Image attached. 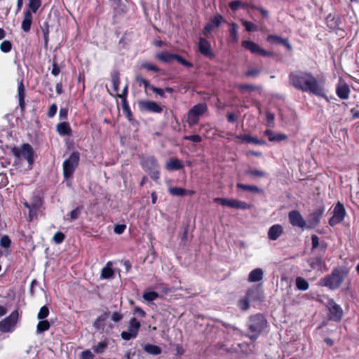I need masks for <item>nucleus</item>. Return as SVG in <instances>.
<instances>
[{
  "label": "nucleus",
  "instance_id": "680f3d73",
  "mask_svg": "<svg viewBox=\"0 0 359 359\" xmlns=\"http://www.w3.org/2000/svg\"><path fill=\"white\" fill-rule=\"evenodd\" d=\"M57 106L55 104H52L48 110V115L49 117H53L55 116L57 111Z\"/></svg>",
  "mask_w": 359,
  "mask_h": 359
},
{
  "label": "nucleus",
  "instance_id": "b1692460",
  "mask_svg": "<svg viewBox=\"0 0 359 359\" xmlns=\"http://www.w3.org/2000/svg\"><path fill=\"white\" fill-rule=\"evenodd\" d=\"M349 93V88L347 84L340 82L337 88V93L342 99L348 97Z\"/></svg>",
  "mask_w": 359,
  "mask_h": 359
},
{
  "label": "nucleus",
  "instance_id": "338daca9",
  "mask_svg": "<svg viewBox=\"0 0 359 359\" xmlns=\"http://www.w3.org/2000/svg\"><path fill=\"white\" fill-rule=\"evenodd\" d=\"M151 90L161 97H164V90L158 88H151Z\"/></svg>",
  "mask_w": 359,
  "mask_h": 359
},
{
  "label": "nucleus",
  "instance_id": "c85d7f7f",
  "mask_svg": "<svg viewBox=\"0 0 359 359\" xmlns=\"http://www.w3.org/2000/svg\"><path fill=\"white\" fill-rule=\"evenodd\" d=\"M249 50L254 54L260 55L262 56H269L271 55V52L264 50L262 46H247Z\"/></svg>",
  "mask_w": 359,
  "mask_h": 359
},
{
  "label": "nucleus",
  "instance_id": "09e8293b",
  "mask_svg": "<svg viewBox=\"0 0 359 359\" xmlns=\"http://www.w3.org/2000/svg\"><path fill=\"white\" fill-rule=\"evenodd\" d=\"M48 313H49V310H48V307L46 306H43L41 308V309L37 315V318L39 320H43L48 316Z\"/></svg>",
  "mask_w": 359,
  "mask_h": 359
},
{
  "label": "nucleus",
  "instance_id": "e2e57ef3",
  "mask_svg": "<svg viewBox=\"0 0 359 359\" xmlns=\"http://www.w3.org/2000/svg\"><path fill=\"white\" fill-rule=\"evenodd\" d=\"M123 318V316L118 312H114L111 316V320L114 322L120 321Z\"/></svg>",
  "mask_w": 359,
  "mask_h": 359
},
{
  "label": "nucleus",
  "instance_id": "5701e85b",
  "mask_svg": "<svg viewBox=\"0 0 359 359\" xmlns=\"http://www.w3.org/2000/svg\"><path fill=\"white\" fill-rule=\"evenodd\" d=\"M320 213L313 212L312 213L306 222V228L313 229L316 226L320 221Z\"/></svg>",
  "mask_w": 359,
  "mask_h": 359
},
{
  "label": "nucleus",
  "instance_id": "39448f33",
  "mask_svg": "<svg viewBox=\"0 0 359 359\" xmlns=\"http://www.w3.org/2000/svg\"><path fill=\"white\" fill-rule=\"evenodd\" d=\"M266 325V320L263 316L256 315L252 316L249 323V328L253 333L250 337L255 339L259 333L262 332Z\"/></svg>",
  "mask_w": 359,
  "mask_h": 359
},
{
  "label": "nucleus",
  "instance_id": "603ef678",
  "mask_svg": "<svg viewBox=\"0 0 359 359\" xmlns=\"http://www.w3.org/2000/svg\"><path fill=\"white\" fill-rule=\"evenodd\" d=\"M244 6L245 4L240 1H233L229 3V7L233 11H236L239 7Z\"/></svg>",
  "mask_w": 359,
  "mask_h": 359
},
{
  "label": "nucleus",
  "instance_id": "c03bdc74",
  "mask_svg": "<svg viewBox=\"0 0 359 359\" xmlns=\"http://www.w3.org/2000/svg\"><path fill=\"white\" fill-rule=\"evenodd\" d=\"M24 93H25V87H24L22 82L21 81L18 86V97H19L20 105L21 107H22L23 104H24Z\"/></svg>",
  "mask_w": 359,
  "mask_h": 359
},
{
  "label": "nucleus",
  "instance_id": "9d476101",
  "mask_svg": "<svg viewBox=\"0 0 359 359\" xmlns=\"http://www.w3.org/2000/svg\"><path fill=\"white\" fill-rule=\"evenodd\" d=\"M207 110L205 104H199L190 109L188 114V123L189 126L195 125L198 121V116L204 114Z\"/></svg>",
  "mask_w": 359,
  "mask_h": 359
},
{
  "label": "nucleus",
  "instance_id": "f704fd0d",
  "mask_svg": "<svg viewBox=\"0 0 359 359\" xmlns=\"http://www.w3.org/2000/svg\"><path fill=\"white\" fill-rule=\"evenodd\" d=\"M144 350L151 355H158L161 353V350L158 346L152 344H146L144 346Z\"/></svg>",
  "mask_w": 359,
  "mask_h": 359
},
{
  "label": "nucleus",
  "instance_id": "2eb2a0df",
  "mask_svg": "<svg viewBox=\"0 0 359 359\" xmlns=\"http://www.w3.org/2000/svg\"><path fill=\"white\" fill-rule=\"evenodd\" d=\"M224 20L220 15H217L212 18L210 22L205 25L203 29L204 34H210L212 30L217 28Z\"/></svg>",
  "mask_w": 359,
  "mask_h": 359
},
{
  "label": "nucleus",
  "instance_id": "bb28decb",
  "mask_svg": "<svg viewBox=\"0 0 359 359\" xmlns=\"http://www.w3.org/2000/svg\"><path fill=\"white\" fill-rule=\"evenodd\" d=\"M267 42L269 43L288 45V41L286 39L282 38L277 35H270L267 37Z\"/></svg>",
  "mask_w": 359,
  "mask_h": 359
},
{
  "label": "nucleus",
  "instance_id": "412c9836",
  "mask_svg": "<svg viewBox=\"0 0 359 359\" xmlns=\"http://www.w3.org/2000/svg\"><path fill=\"white\" fill-rule=\"evenodd\" d=\"M32 22V15L30 11H26L24 13V19L22 22V29L25 32H28L30 29Z\"/></svg>",
  "mask_w": 359,
  "mask_h": 359
},
{
  "label": "nucleus",
  "instance_id": "20e7f679",
  "mask_svg": "<svg viewBox=\"0 0 359 359\" xmlns=\"http://www.w3.org/2000/svg\"><path fill=\"white\" fill-rule=\"evenodd\" d=\"M79 154L72 153L63 163V175L65 178L70 177L79 164Z\"/></svg>",
  "mask_w": 359,
  "mask_h": 359
},
{
  "label": "nucleus",
  "instance_id": "0eeeda50",
  "mask_svg": "<svg viewBox=\"0 0 359 359\" xmlns=\"http://www.w3.org/2000/svg\"><path fill=\"white\" fill-rule=\"evenodd\" d=\"M140 328V323L135 318L130 320L128 330L121 332V337L124 340H130L137 337Z\"/></svg>",
  "mask_w": 359,
  "mask_h": 359
},
{
  "label": "nucleus",
  "instance_id": "bf43d9fd",
  "mask_svg": "<svg viewBox=\"0 0 359 359\" xmlns=\"http://www.w3.org/2000/svg\"><path fill=\"white\" fill-rule=\"evenodd\" d=\"M126 228V226L124 224H118L115 226L114 231L118 234H121L125 231Z\"/></svg>",
  "mask_w": 359,
  "mask_h": 359
},
{
  "label": "nucleus",
  "instance_id": "a19ab883",
  "mask_svg": "<svg viewBox=\"0 0 359 359\" xmlns=\"http://www.w3.org/2000/svg\"><path fill=\"white\" fill-rule=\"evenodd\" d=\"M57 130L60 135H68L69 133L70 128L67 123H61L57 125Z\"/></svg>",
  "mask_w": 359,
  "mask_h": 359
},
{
  "label": "nucleus",
  "instance_id": "8fccbe9b",
  "mask_svg": "<svg viewBox=\"0 0 359 359\" xmlns=\"http://www.w3.org/2000/svg\"><path fill=\"white\" fill-rule=\"evenodd\" d=\"M141 67L144 68L149 71L158 72V68L149 62H143L141 64Z\"/></svg>",
  "mask_w": 359,
  "mask_h": 359
},
{
  "label": "nucleus",
  "instance_id": "6e6552de",
  "mask_svg": "<svg viewBox=\"0 0 359 359\" xmlns=\"http://www.w3.org/2000/svg\"><path fill=\"white\" fill-rule=\"evenodd\" d=\"M119 74L114 72L111 76L110 87H107L108 91L110 95L113 96L125 97L127 93L128 87L125 86L122 93H119Z\"/></svg>",
  "mask_w": 359,
  "mask_h": 359
},
{
  "label": "nucleus",
  "instance_id": "58836bf2",
  "mask_svg": "<svg viewBox=\"0 0 359 359\" xmlns=\"http://www.w3.org/2000/svg\"><path fill=\"white\" fill-rule=\"evenodd\" d=\"M50 323L48 320H40L36 326L37 333H42L50 328Z\"/></svg>",
  "mask_w": 359,
  "mask_h": 359
},
{
  "label": "nucleus",
  "instance_id": "c756f323",
  "mask_svg": "<svg viewBox=\"0 0 359 359\" xmlns=\"http://www.w3.org/2000/svg\"><path fill=\"white\" fill-rule=\"evenodd\" d=\"M165 167L168 170H176L182 168V165L179 160L172 158L166 163Z\"/></svg>",
  "mask_w": 359,
  "mask_h": 359
},
{
  "label": "nucleus",
  "instance_id": "ea45409f",
  "mask_svg": "<svg viewBox=\"0 0 359 359\" xmlns=\"http://www.w3.org/2000/svg\"><path fill=\"white\" fill-rule=\"evenodd\" d=\"M198 50L201 54L209 58L214 57V53L211 46H198Z\"/></svg>",
  "mask_w": 359,
  "mask_h": 359
},
{
  "label": "nucleus",
  "instance_id": "cd10ccee",
  "mask_svg": "<svg viewBox=\"0 0 359 359\" xmlns=\"http://www.w3.org/2000/svg\"><path fill=\"white\" fill-rule=\"evenodd\" d=\"M31 205H32V209L31 212H29V216L30 219H32L36 215L37 211L41 205V198L39 197L34 198V201L31 203Z\"/></svg>",
  "mask_w": 359,
  "mask_h": 359
},
{
  "label": "nucleus",
  "instance_id": "0e129e2a",
  "mask_svg": "<svg viewBox=\"0 0 359 359\" xmlns=\"http://www.w3.org/2000/svg\"><path fill=\"white\" fill-rule=\"evenodd\" d=\"M60 72V68L57 65L56 63H54L53 65L52 74L54 76H57Z\"/></svg>",
  "mask_w": 359,
  "mask_h": 359
},
{
  "label": "nucleus",
  "instance_id": "13d9d810",
  "mask_svg": "<svg viewBox=\"0 0 359 359\" xmlns=\"http://www.w3.org/2000/svg\"><path fill=\"white\" fill-rule=\"evenodd\" d=\"M184 139L185 140H191V141L195 142H199L201 141V137L199 135H190V136H185Z\"/></svg>",
  "mask_w": 359,
  "mask_h": 359
},
{
  "label": "nucleus",
  "instance_id": "7ed1b4c3",
  "mask_svg": "<svg viewBox=\"0 0 359 359\" xmlns=\"http://www.w3.org/2000/svg\"><path fill=\"white\" fill-rule=\"evenodd\" d=\"M12 154L18 160L21 158H25L29 166L32 165L34 161V152L32 147L28 144H24L20 147H13Z\"/></svg>",
  "mask_w": 359,
  "mask_h": 359
},
{
  "label": "nucleus",
  "instance_id": "864d4df0",
  "mask_svg": "<svg viewBox=\"0 0 359 359\" xmlns=\"http://www.w3.org/2000/svg\"><path fill=\"white\" fill-rule=\"evenodd\" d=\"M64 239L65 235L62 232H57L53 236V241L57 244L61 243Z\"/></svg>",
  "mask_w": 359,
  "mask_h": 359
},
{
  "label": "nucleus",
  "instance_id": "4c0bfd02",
  "mask_svg": "<svg viewBox=\"0 0 359 359\" xmlns=\"http://www.w3.org/2000/svg\"><path fill=\"white\" fill-rule=\"evenodd\" d=\"M81 208L78 207L65 216L66 220L72 221L77 219L81 214Z\"/></svg>",
  "mask_w": 359,
  "mask_h": 359
},
{
  "label": "nucleus",
  "instance_id": "7c9ffc66",
  "mask_svg": "<svg viewBox=\"0 0 359 359\" xmlns=\"http://www.w3.org/2000/svg\"><path fill=\"white\" fill-rule=\"evenodd\" d=\"M241 22L245 29L248 32H256L258 30V26L252 22L248 21L245 19H241Z\"/></svg>",
  "mask_w": 359,
  "mask_h": 359
},
{
  "label": "nucleus",
  "instance_id": "5fc2aeb1",
  "mask_svg": "<svg viewBox=\"0 0 359 359\" xmlns=\"http://www.w3.org/2000/svg\"><path fill=\"white\" fill-rule=\"evenodd\" d=\"M327 25L332 29L337 27V22L334 17L328 16L327 18Z\"/></svg>",
  "mask_w": 359,
  "mask_h": 359
},
{
  "label": "nucleus",
  "instance_id": "f8f14e48",
  "mask_svg": "<svg viewBox=\"0 0 359 359\" xmlns=\"http://www.w3.org/2000/svg\"><path fill=\"white\" fill-rule=\"evenodd\" d=\"M143 166L150 172L151 178L156 180L158 178V166L156 159L154 157H147L142 163Z\"/></svg>",
  "mask_w": 359,
  "mask_h": 359
},
{
  "label": "nucleus",
  "instance_id": "9b49d317",
  "mask_svg": "<svg viewBox=\"0 0 359 359\" xmlns=\"http://www.w3.org/2000/svg\"><path fill=\"white\" fill-rule=\"evenodd\" d=\"M138 106L140 109L142 111L153 113H161L162 111V107L154 101L140 100L138 102Z\"/></svg>",
  "mask_w": 359,
  "mask_h": 359
},
{
  "label": "nucleus",
  "instance_id": "a18cd8bd",
  "mask_svg": "<svg viewBox=\"0 0 359 359\" xmlns=\"http://www.w3.org/2000/svg\"><path fill=\"white\" fill-rule=\"evenodd\" d=\"M250 292H248L247 297L241 299L239 302V306L242 310H247L249 308Z\"/></svg>",
  "mask_w": 359,
  "mask_h": 359
},
{
  "label": "nucleus",
  "instance_id": "c9c22d12",
  "mask_svg": "<svg viewBox=\"0 0 359 359\" xmlns=\"http://www.w3.org/2000/svg\"><path fill=\"white\" fill-rule=\"evenodd\" d=\"M175 55L168 52H162L156 54V58L163 62H170L175 58Z\"/></svg>",
  "mask_w": 359,
  "mask_h": 359
},
{
  "label": "nucleus",
  "instance_id": "79ce46f5",
  "mask_svg": "<svg viewBox=\"0 0 359 359\" xmlns=\"http://www.w3.org/2000/svg\"><path fill=\"white\" fill-rule=\"evenodd\" d=\"M142 297L144 300L151 302L155 300L158 297V294L154 291H145Z\"/></svg>",
  "mask_w": 359,
  "mask_h": 359
},
{
  "label": "nucleus",
  "instance_id": "4be33fe9",
  "mask_svg": "<svg viewBox=\"0 0 359 359\" xmlns=\"http://www.w3.org/2000/svg\"><path fill=\"white\" fill-rule=\"evenodd\" d=\"M264 134L268 137L269 140L271 142H280L287 139L285 135L281 133L275 134L270 130H266Z\"/></svg>",
  "mask_w": 359,
  "mask_h": 359
},
{
  "label": "nucleus",
  "instance_id": "4d7b16f0",
  "mask_svg": "<svg viewBox=\"0 0 359 359\" xmlns=\"http://www.w3.org/2000/svg\"><path fill=\"white\" fill-rule=\"evenodd\" d=\"M93 355L90 351L86 350V351H84L82 352L81 355V359H93Z\"/></svg>",
  "mask_w": 359,
  "mask_h": 359
},
{
  "label": "nucleus",
  "instance_id": "4468645a",
  "mask_svg": "<svg viewBox=\"0 0 359 359\" xmlns=\"http://www.w3.org/2000/svg\"><path fill=\"white\" fill-rule=\"evenodd\" d=\"M288 217L290 222L292 226H298L300 228H306V222L298 211H291L289 213Z\"/></svg>",
  "mask_w": 359,
  "mask_h": 359
},
{
  "label": "nucleus",
  "instance_id": "473e14b6",
  "mask_svg": "<svg viewBox=\"0 0 359 359\" xmlns=\"http://www.w3.org/2000/svg\"><path fill=\"white\" fill-rule=\"evenodd\" d=\"M296 286L298 290L305 291L309 289L308 282L302 277H297L295 280Z\"/></svg>",
  "mask_w": 359,
  "mask_h": 359
},
{
  "label": "nucleus",
  "instance_id": "69168bd1",
  "mask_svg": "<svg viewBox=\"0 0 359 359\" xmlns=\"http://www.w3.org/2000/svg\"><path fill=\"white\" fill-rule=\"evenodd\" d=\"M134 313L138 314L141 317L145 316V312L140 307H135L134 309Z\"/></svg>",
  "mask_w": 359,
  "mask_h": 359
},
{
  "label": "nucleus",
  "instance_id": "1a4fd4ad",
  "mask_svg": "<svg viewBox=\"0 0 359 359\" xmlns=\"http://www.w3.org/2000/svg\"><path fill=\"white\" fill-rule=\"evenodd\" d=\"M214 201L221 204L223 206H228L232 208L246 210L250 208V205L245 202L236 199H229L224 198H215Z\"/></svg>",
  "mask_w": 359,
  "mask_h": 359
},
{
  "label": "nucleus",
  "instance_id": "de8ad7c7",
  "mask_svg": "<svg viewBox=\"0 0 359 359\" xmlns=\"http://www.w3.org/2000/svg\"><path fill=\"white\" fill-rule=\"evenodd\" d=\"M41 6V0H29V8L32 13H36Z\"/></svg>",
  "mask_w": 359,
  "mask_h": 359
},
{
  "label": "nucleus",
  "instance_id": "37998d69",
  "mask_svg": "<svg viewBox=\"0 0 359 359\" xmlns=\"http://www.w3.org/2000/svg\"><path fill=\"white\" fill-rule=\"evenodd\" d=\"M237 187H238L241 189L245 190V191H252V192L258 193L260 191V189L256 186L246 185V184L238 183Z\"/></svg>",
  "mask_w": 359,
  "mask_h": 359
},
{
  "label": "nucleus",
  "instance_id": "f257e3e1",
  "mask_svg": "<svg viewBox=\"0 0 359 359\" xmlns=\"http://www.w3.org/2000/svg\"><path fill=\"white\" fill-rule=\"evenodd\" d=\"M290 83L297 88L309 91L318 96H325V93L316 79L306 73L293 74L290 76Z\"/></svg>",
  "mask_w": 359,
  "mask_h": 359
},
{
  "label": "nucleus",
  "instance_id": "a878e982",
  "mask_svg": "<svg viewBox=\"0 0 359 359\" xmlns=\"http://www.w3.org/2000/svg\"><path fill=\"white\" fill-rule=\"evenodd\" d=\"M114 276V271L111 269V262H109L106 266L102 269L101 273V278L107 279Z\"/></svg>",
  "mask_w": 359,
  "mask_h": 359
},
{
  "label": "nucleus",
  "instance_id": "f03ea898",
  "mask_svg": "<svg viewBox=\"0 0 359 359\" xmlns=\"http://www.w3.org/2000/svg\"><path fill=\"white\" fill-rule=\"evenodd\" d=\"M347 271L343 268L334 269L330 275L326 276L318 282V285L328 287L330 290H336L345 280Z\"/></svg>",
  "mask_w": 359,
  "mask_h": 359
},
{
  "label": "nucleus",
  "instance_id": "49530a36",
  "mask_svg": "<svg viewBox=\"0 0 359 359\" xmlns=\"http://www.w3.org/2000/svg\"><path fill=\"white\" fill-rule=\"evenodd\" d=\"M107 342L104 341H101V342L97 343L96 345H95L93 347V348L95 352H96L97 353H101L104 351V349L107 348Z\"/></svg>",
  "mask_w": 359,
  "mask_h": 359
},
{
  "label": "nucleus",
  "instance_id": "423d86ee",
  "mask_svg": "<svg viewBox=\"0 0 359 359\" xmlns=\"http://www.w3.org/2000/svg\"><path fill=\"white\" fill-rule=\"evenodd\" d=\"M18 311H13L9 316L0 322V331L3 332L12 331L18 322Z\"/></svg>",
  "mask_w": 359,
  "mask_h": 359
},
{
  "label": "nucleus",
  "instance_id": "a211bd4d",
  "mask_svg": "<svg viewBox=\"0 0 359 359\" xmlns=\"http://www.w3.org/2000/svg\"><path fill=\"white\" fill-rule=\"evenodd\" d=\"M264 271L260 268L253 269L250 272L248 280L249 282L255 283L258 282L263 278Z\"/></svg>",
  "mask_w": 359,
  "mask_h": 359
},
{
  "label": "nucleus",
  "instance_id": "e433bc0d",
  "mask_svg": "<svg viewBox=\"0 0 359 359\" xmlns=\"http://www.w3.org/2000/svg\"><path fill=\"white\" fill-rule=\"evenodd\" d=\"M309 264L311 270H321L323 262L322 260L318 258L311 259L309 260Z\"/></svg>",
  "mask_w": 359,
  "mask_h": 359
},
{
  "label": "nucleus",
  "instance_id": "f3484780",
  "mask_svg": "<svg viewBox=\"0 0 359 359\" xmlns=\"http://www.w3.org/2000/svg\"><path fill=\"white\" fill-rule=\"evenodd\" d=\"M327 307L332 319L337 320L341 318L342 316V310L334 301L329 300Z\"/></svg>",
  "mask_w": 359,
  "mask_h": 359
},
{
  "label": "nucleus",
  "instance_id": "6ab92c4d",
  "mask_svg": "<svg viewBox=\"0 0 359 359\" xmlns=\"http://www.w3.org/2000/svg\"><path fill=\"white\" fill-rule=\"evenodd\" d=\"M229 41L232 43H236L238 39V25L234 22L229 24Z\"/></svg>",
  "mask_w": 359,
  "mask_h": 359
},
{
  "label": "nucleus",
  "instance_id": "2f4dec72",
  "mask_svg": "<svg viewBox=\"0 0 359 359\" xmlns=\"http://www.w3.org/2000/svg\"><path fill=\"white\" fill-rule=\"evenodd\" d=\"M236 138L240 140L242 142L255 143L257 144H260V142L257 139L250 136L248 134L237 135Z\"/></svg>",
  "mask_w": 359,
  "mask_h": 359
},
{
  "label": "nucleus",
  "instance_id": "774afa93",
  "mask_svg": "<svg viewBox=\"0 0 359 359\" xmlns=\"http://www.w3.org/2000/svg\"><path fill=\"white\" fill-rule=\"evenodd\" d=\"M258 74V71L257 69H251L246 72V75L248 76H256Z\"/></svg>",
  "mask_w": 359,
  "mask_h": 359
},
{
  "label": "nucleus",
  "instance_id": "72a5a7b5",
  "mask_svg": "<svg viewBox=\"0 0 359 359\" xmlns=\"http://www.w3.org/2000/svg\"><path fill=\"white\" fill-rule=\"evenodd\" d=\"M246 174L255 178H261L266 176V172L255 168H250L248 170L246 171Z\"/></svg>",
  "mask_w": 359,
  "mask_h": 359
},
{
  "label": "nucleus",
  "instance_id": "aec40b11",
  "mask_svg": "<svg viewBox=\"0 0 359 359\" xmlns=\"http://www.w3.org/2000/svg\"><path fill=\"white\" fill-rule=\"evenodd\" d=\"M169 193L175 196H183L185 195H193L194 191L186 190L181 187H170L168 189Z\"/></svg>",
  "mask_w": 359,
  "mask_h": 359
},
{
  "label": "nucleus",
  "instance_id": "3c124183",
  "mask_svg": "<svg viewBox=\"0 0 359 359\" xmlns=\"http://www.w3.org/2000/svg\"><path fill=\"white\" fill-rule=\"evenodd\" d=\"M0 245L2 248H7L11 245V240L7 236H4L1 237L0 241Z\"/></svg>",
  "mask_w": 359,
  "mask_h": 359
},
{
  "label": "nucleus",
  "instance_id": "ddd939ff",
  "mask_svg": "<svg viewBox=\"0 0 359 359\" xmlns=\"http://www.w3.org/2000/svg\"><path fill=\"white\" fill-rule=\"evenodd\" d=\"M333 213L334 215L329 222L331 226H334L343 220L345 216V209L340 203H338L334 208Z\"/></svg>",
  "mask_w": 359,
  "mask_h": 359
},
{
  "label": "nucleus",
  "instance_id": "6e6d98bb",
  "mask_svg": "<svg viewBox=\"0 0 359 359\" xmlns=\"http://www.w3.org/2000/svg\"><path fill=\"white\" fill-rule=\"evenodd\" d=\"M274 115L273 114L269 112V111H267L266 114V121H267V124L269 126H271L273 124V121H274Z\"/></svg>",
  "mask_w": 359,
  "mask_h": 359
},
{
  "label": "nucleus",
  "instance_id": "393cba45",
  "mask_svg": "<svg viewBox=\"0 0 359 359\" xmlns=\"http://www.w3.org/2000/svg\"><path fill=\"white\" fill-rule=\"evenodd\" d=\"M311 241H312V250H320V251H324L326 248L327 245L324 242H320L319 240V238L316 235H313L311 236Z\"/></svg>",
  "mask_w": 359,
  "mask_h": 359
},
{
  "label": "nucleus",
  "instance_id": "052dcab7",
  "mask_svg": "<svg viewBox=\"0 0 359 359\" xmlns=\"http://www.w3.org/2000/svg\"><path fill=\"white\" fill-rule=\"evenodd\" d=\"M107 318V315L106 314H104V315H102L101 316H100L97 320L96 321H95L94 323V327L96 328V329H99L100 328V323L101 321H104Z\"/></svg>",
  "mask_w": 359,
  "mask_h": 359
},
{
  "label": "nucleus",
  "instance_id": "dca6fc26",
  "mask_svg": "<svg viewBox=\"0 0 359 359\" xmlns=\"http://www.w3.org/2000/svg\"><path fill=\"white\" fill-rule=\"evenodd\" d=\"M283 233V226L276 224L272 225L268 230V238L271 241L277 240Z\"/></svg>",
  "mask_w": 359,
  "mask_h": 359
}]
</instances>
